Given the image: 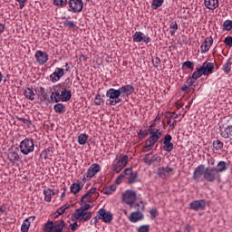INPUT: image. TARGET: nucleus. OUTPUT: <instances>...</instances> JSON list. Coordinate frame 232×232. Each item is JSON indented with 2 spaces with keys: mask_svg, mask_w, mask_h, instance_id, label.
<instances>
[{
  "mask_svg": "<svg viewBox=\"0 0 232 232\" xmlns=\"http://www.w3.org/2000/svg\"><path fill=\"white\" fill-rule=\"evenodd\" d=\"M135 92V87L131 84L122 85L119 89L111 88L106 91V97L109 99L110 106H117Z\"/></svg>",
  "mask_w": 232,
  "mask_h": 232,
  "instance_id": "obj_1",
  "label": "nucleus"
},
{
  "mask_svg": "<svg viewBox=\"0 0 232 232\" xmlns=\"http://www.w3.org/2000/svg\"><path fill=\"white\" fill-rule=\"evenodd\" d=\"M202 177L207 182L220 180V174L217 172V168L206 167L204 164H200L195 169L192 179L196 182H200Z\"/></svg>",
  "mask_w": 232,
  "mask_h": 232,
  "instance_id": "obj_2",
  "label": "nucleus"
},
{
  "mask_svg": "<svg viewBox=\"0 0 232 232\" xmlns=\"http://www.w3.org/2000/svg\"><path fill=\"white\" fill-rule=\"evenodd\" d=\"M92 208V205L85 203L77 208L72 214L74 220H79L80 222H88L92 218V212L88 211Z\"/></svg>",
  "mask_w": 232,
  "mask_h": 232,
  "instance_id": "obj_3",
  "label": "nucleus"
},
{
  "mask_svg": "<svg viewBox=\"0 0 232 232\" xmlns=\"http://www.w3.org/2000/svg\"><path fill=\"white\" fill-rule=\"evenodd\" d=\"M19 148L22 155H30L35 150V142L34 139L25 138L20 142Z\"/></svg>",
  "mask_w": 232,
  "mask_h": 232,
  "instance_id": "obj_4",
  "label": "nucleus"
},
{
  "mask_svg": "<svg viewBox=\"0 0 232 232\" xmlns=\"http://www.w3.org/2000/svg\"><path fill=\"white\" fill-rule=\"evenodd\" d=\"M99 220H102L105 224H111V220H113V214L110 211H106L104 208H100L94 218L93 224H98Z\"/></svg>",
  "mask_w": 232,
  "mask_h": 232,
  "instance_id": "obj_5",
  "label": "nucleus"
},
{
  "mask_svg": "<svg viewBox=\"0 0 232 232\" xmlns=\"http://www.w3.org/2000/svg\"><path fill=\"white\" fill-rule=\"evenodd\" d=\"M64 226H66V223L63 219L54 223L53 221H48L44 225V232H63Z\"/></svg>",
  "mask_w": 232,
  "mask_h": 232,
  "instance_id": "obj_6",
  "label": "nucleus"
},
{
  "mask_svg": "<svg viewBox=\"0 0 232 232\" xmlns=\"http://www.w3.org/2000/svg\"><path fill=\"white\" fill-rule=\"evenodd\" d=\"M69 12L72 14H79V12H82V8L84 6V3L82 0H69Z\"/></svg>",
  "mask_w": 232,
  "mask_h": 232,
  "instance_id": "obj_7",
  "label": "nucleus"
},
{
  "mask_svg": "<svg viewBox=\"0 0 232 232\" xmlns=\"http://www.w3.org/2000/svg\"><path fill=\"white\" fill-rule=\"evenodd\" d=\"M122 200L127 206H133L137 202V193L133 190H126L122 194Z\"/></svg>",
  "mask_w": 232,
  "mask_h": 232,
  "instance_id": "obj_8",
  "label": "nucleus"
},
{
  "mask_svg": "<svg viewBox=\"0 0 232 232\" xmlns=\"http://www.w3.org/2000/svg\"><path fill=\"white\" fill-rule=\"evenodd\" d=\"M123 173L125 176H127L128 184H135L137 182H140V180L139 179V172H133L131 168L125 169Z\"/></svg>",
  "mask_w": 232,
  "mask_h": 232,
  "instance_id": "obj_9",
  "label": "nucleus"
},
{
  "mask_svg": "<svg viewBox=\"0 0 232 232\" xmlns=\"http://www.w3.org/2000/svg\"><path fill=\"white\" fill-rule=\"evenodd\" d=\"M101 171V165L93 163L88 169L87 173L84 175L82 181L90 180L92 177H95Z\"/></svg>",
  "mask_w": 232,
  "mask_h": 232,
  "instance_id": "obj_10",
  "label": "nucleus"
},
{
  "mask_svg": "<svg viewBox=\"0 0 232 232\" xmlns=\"http://www.w3.org/2000/svg\"><path fill=\"white\" fill-rule=\"evenodd\" d=\"M126 166H128V155H123L113 166L112 171L114 173H121Z\"/></svg>",
  "mask_w": 232,
  "mask_h": 232,
  "instance_id": "obj_11",
  "label": "nucleus"
},
{
  "mask_svg": "<svg viewBox=\"0 0 232 232\" xmlns=\"http://www.w3.org/2000/svg\"><path fill=\"white\" fill-rule=\"evenodd\" d=\"M160 137H162V132H160V129H150V138L147 140V142L150 144H157Z\"/></svg>",
  "mask_w": 232,
  "mask_h": 232,
  "instance_id": "obj_12",
  "label": "nucleus"
},
{
  "mask_svg": "<svg viewBox=\"0 0 232 232\" xmlns=\"http://www.w3.org/2000/svg\"><path fill=\"white\" fill-rule=\"evenodd\" d=\"M133 43H146V44L151 43V38L150 36H147L142 32H136L132 35Z\"/></svg>",
  "mask_w": 232,
  "mask_h": 232,
  "instance_id": "obj_13",
  "label": "nucleus"
},
{
  "mask_svg": "<svg viewBox=\"0 0 232 232\" xmlns=\"http://www.w3.org/2000/svg\"><path fill=\"white\" fill-rule=\"evenodd\" d=\"M171 140H173L171 134H166L163 140V150L164 151H167V153H171L173 148H175Z\"/></svg>",
  "mask_w": 232,
  "mask_h": 232,
  "instance_id": "obj_14",
  "label": "nucleus"
},
{
  "mask_svg": "<svg viewBox=\"0 0 232 232\" xmlns=\"http://www.w3.org/2000/svg\"><path fill=\"white\" fill-rule=\"evenodd\" d=\"M230 122L231 123L227 127L225 125L219 126L220 135L223 139H229L232 137V118Z\"/></svg>",
  "mask_w": 232,
  "mask_h": 232,
  "instance_id": "obj_15",
  "label": "nucleus"
},
{
  "mask_svg": "<svg viewBox=\"0 0 232 232\" xmlns=\"http://www.w3.org/2000/svg\"><path fill=\"white\" fill-rule=\"evenodd\" d=\"M158 175L160 179H167V177H171L173 175V168L171 167H160L158 169Z\"/></svg>",
  "mask_w": 232,
  "mask_h": 232,
  "instance_id": "obj_16",
  "label": "nucleus"
},
{
  "mask_svg": "<svg viewBox=\"0 0 232 232\" xmlns=\"http://www.w3.org/2000/svg\"><path fill=\"white\" fill-rule=\"evenodd\" d=\"M189 208L193 209V211H200V209H206V200H194L189 204Z\"/></svg>",
  "mask_w": 232,
  "mask_h": 232,
  "instance_id": "obj_17",
  "label": "nucleus"
},
{
  "mask_svg": "<svg viewBox=\"0 0 232 232\" xmlns=\"http://www.w3.org/2000/svg\"><path fill=\"white\" fill-rule=\"evenodd\" d=\"M34 57L36 59V63H38V64H46V63H48V53L43 52V51H36Z\"/></svg>",
  "mask_w": 232,
  "mask_h": 232,
  "instance_id": "obj_18",
  "label": "nucleus"
},
{
  "mask_svg": "<svg viewBox=\"0 0 232 232\" xmlns=\"http://www.w3.org/2000/svg\"><path fill=\"white\" fill-rule=\"evenodd\" d=\"M129 220L132 224H137V222H140V220H144V214L141 213L140 210L131 212L129 217Z\"/></svg>",
  "mask_w": 232,
  "mask_h": 232,
  "instance_id": "obj_19",
  "label": "nucleus"
},
{
  "mask_svg": "<svg viewBox=\"0 0 232 232\" xmlns=\"http://www.w3.org/2000/svg\"><path fill=\"white\" fill-rule=\"evenodd\" d=\"M64 75V69L57 67L54 72L50 75L52 82H57Z\"/></svg>",
  "mask_w": 232,
  "mask_h": 232,
  "instance_id": "obj_20",
  "label": "nucleus"
},
{
  "mask_svg": "<svg viewBox=\"0 0 232 232\" xmlns=\"http://www.w3.org/2000/svg\"><path fill=\"white\" fill-rule=\"evenodd\" d=\"M211 46H213V37L209 36L204 40L200 46L201 53H206L209 52V48H211Z\"/></svg>",
  "mask_w": 232,
  "mask_h": 232,
  "instance_id": "obj_21",
  "label": "nucleus"
},
{
  "mask_svg": "<svg viewBox=\"0 0 232 232\" xmlns=\"http://www.w3.org/2000/svg\"><path fill=\"white\" fill-rule=\"evenodd\" d=\"M204 75H209L213 73V70H215V63L204 62L200 66Z\"/></svg>",
  "mask_w": 232,
  "mask_h": 232,
  "instance_id": "obj_22",
  "label": "nucleus"
},
{
  "mask_svg": "<svg viewBox=\"0 0 232 232\" xmlns=\"http://www.w3.org/2000/svg\"><path fill=\"white\" fill-rule=\"evenodd\" d=\"M38 98L41 102H50V97L48 96V92L44 87H38Z\"/></svg>",
  "mask_w": 232,
  "mask_h": 232,
  "instance_id": "obj_23",
  "label": "nucleus"
},
{
  "mask_svg": "<svg viewBox=\"0 0 232 232\" xmlns=\"http://www.w3.org/2000/svg\"><path fill=\"white\" fill-rule=\"evenodd\" d=\"M18 151H19L18 149H16V150L9 151V153L7 155V159L11 162V164H15V162H18L19 159H21L19 157Z\"/></svg>",
  "mask_w": 232,
  "mask_h": 232,
  "instance_id": "obj_24",
  "label": "nucleus"
},
{
  "mask_svg": "<svg viewBox=\"0 0 232 232\" xmlns=\"http://www.w3.org/2000/svg\"><path fill=\"white\" fill-rule=\"evenodd\" d=\"M30 220H35V216H31L24 220L21 226V232H28V229H30Z\"/></svg>",
  "mask_w": 232,
  "mask_h": 232,
  "instance_id": "obj_25",
  "label": "nucleus"
},
{
  "mask_svg": "<svg viewBox=\"0 0 232 232\" xmlns=\"http://www.w3.org/2000/svg\"><path fill=\"white\" fill-rule=\"evenodd\" d=\"M70 99H72V91L67 90L66 87H64V90L61 92L60 101H62V102H68Z\"/></svg>",
  "mask_w": 232,
  "mask_h": 232,
  "instance_id": "obj_26",
  "label": "nucleus"
},
{
  "mask_svg": "<svg viewBox=\"0 0 232 232\" xmlns=\"http://www.w3.org/2000/svg\"><path fill=\"white\" fill-rule=\"evenodd\" d=\"M150 155H153V153L150 152V153L145 155L144 162L146 164L150 165V164H153V162H159L160 160V157L151 156V158H150Z\"/></svg>",
  "mask_w": 232,
  "mask_h": 232,
  "instance_id": "obj_27",
  "label": "nucleus"
},
{
  "mask_svg": "<svg viewBox=\"0 0 232 232\" xmlns=\"http://www.w3.org/2000/svg\"><path fill=\"white\" fill-rule=\"evenodd\" d=\"M24 95L28 101H35V92L34 89L27 87L24 90Z\"/></svg>",
  "mask_w": 232,
  "mask_h": 232,
  "instance_id": "obj_28",
  "label": "nucleus"
},
{
  "mask_svg": "<svg viewBox=\"0 0 232 232\" xmlns=\"http://www.w3.org/2000/svg\"><path fill=\"white\" fill-rule=\"evenodd\" d=\"M95 191H97V188H92L91 189L88 190V192L82 196V198H81V204H84V202H88V200H90V198H92V195L95 194Z\"/></svg>",
  "mask_w": 232,
  "mask_h": 232,
  "instance_id": "obj_29",
  "label": "nucleus"
},
{
  "mask_svg": "<svg viewBox=\"0 0 232 232\" xmlns=\"http://www.w3.org/2000/svg\"><path fill=\"white\" fill-rule=\"evenodd\" d=\"M205 6L208 10L218 8V0H205Z\"/></svg>",
  "mask_w": 232,
  "mask_h": 232,
  "instance_id": "obj_30",
  "label": "nucleus"
},
{
  "mask_svg": "<svg viewBox=\"0 0 232 232\" xmlns=\"http://www.w3.org/2000/svg\"><path fill=\"white\" fill-rule=\"evenodd\" d=\"M226 169H227V163H226V161H219L217 165L216 172L220 175V173H224Z\"/></svg>",
  "mask_w": 232,
  "mask_h": 232,
  "instance_id": "obj_31",
  "label": "nucleus"
},
{
  "mask_svg": "<svg viewBox=\"0 0 232 232\" xmlns=\"http://www.w3.org/2000/svg\"><path fill=\"white\" fill-rule=\"evenodd\" d=\"M82 185L81 183H72L70 187L71 193H73V195H77L81 189H82Z\"/></svg>",
  "mask_w": 232,
  "mask_h": 232,
  "instance_id": "obj_32",
  "label": "nucleus"
},
{
  "mask_svg": "<svg viewBox=\"0 0 232 232\" xmlns=\"http://www.w3.org/2000/svg\"><path fill=\"white\" fill-rule=\"evenodd\" d=\"M53 110H54L55 113L61 114V113H64V111H66V107L63 103H56L53 106Z\"/></svg>",
  "mask_w": 232,
  "mask_h": 232,
  "instance_id": "obj_33",
  "label": "nucleus"
},
{
  "mask_svg": "<svg viewBox=\"0 0 232 232\" xmlns=\"http://www.w3.org/2000/svg\"><path fill=\"white\" fill-rule=\"evenodd\" d=\"M204 75V72L202 71L201 67H198L197 70L192 73V79L194 81H197L198 79H200Z\"/></svg>",
  "mask_w": 232,
  "mask_h": 232,
  "instance_id": "obj_34",
  "label": "nucleus"
},
{
  "mask_svg": "<svg viewBox=\"0 0 232 232\" xmlns=\"http://www.w3.org/2000/svg\"><path fill=\"white\" fill-rule=\"evenodd\" d=\"M50 99L53 102H61V93L59 92H53Z\"/></svg>",
  "mask_w": 232,
  "mask_h": 232,
  "instance_id": "obj_35",
  "label": "nucleus"
},
{
  "mask_svg": "<svg viewBox=\"0 0 232 232\" xmlns=\"http://www.w3.org/2000/svg\"><path fill=\"white\" fill-rule=\"evenodd\" d=\"M231 66H232V62H231V58H229L228 60H227V62L223 65L222 70L224 73H229V72H231Z\"/></svg>",
  "mask_w": 232,
  "mask_h": 232,
  "instance_id": "obj_36",
  "label": "nucleus"
},
{
  "mask_svg": "<svg viewBox=\"0 0 232 232\" xmlns=\"http://www.w3.org/2000/svg\"><path fill=\"white\" fill-rule=\"evenodd\" d=\"M88 142V135L82 133L78 136V143L80 146H84Z\"/></svg>",
  "mask_w": 232,
  "mask_h": 232,
  "instance_id": "obj_37",
  "label": "nucleus"
},
{
  "mask_svg": "<svg viewBox=\"0 0 232 232\" xmlns=\"http://www.w3.org/2000/svg\"><path fill=\"white\" fill-rule=\"evenodd\" d=\"M164 4V0H153L151 4V9L157 10L158 8H160L162 5Z\"/></svg>",
  "mask_w": 232,
  "mask_h": 232,
  "instance_id": "obj_38",
  "label": "nucleus"
},
{
  "mask_svg": "<svg viewBox=\"0 0 232 232\" xmlns=\"http://www.w3.org/2000/svg\"><path fill=\"white\" fill-rule=\"evenodd\" d=\"M40 157L42 159H44V160H47L50 157H52V150L47 149L41 152Z\"/></svg>",
  "mask_w": 232,
  "mask_h": 232,
  "instance_id": "obj_39",
  "label": "nucleus"
},
{
  "mask_svg": "<svg viewBox=\"0 0 232 232\" xmlns=\"http://www.w3.org/2000/svg\"><path fill=\"white\" fill-rule=\"evenodd\" d=\"M44 195L45 202H52V189H44Z\"/></svg>",
  "mask_w": 232,
  "mask_h": 232,
  "instance_id": "obj_40",
  "label": "nucleus"
},
{
  "mask_svg": "<svg viewBox=\"0 0 232 232\" xmlns=\"http://www.w3.org/2000/svg\"><path fill=\"white\" fill-rule=\"evenodd\" d=\"M169 28H170V34L175 35V34H177V30H179V24H177V22H172L169 24Z\"/></svg>",
  "mask_w": 232,
  "mask_h": 232,
  "instance_id": "obj_41",
  "label": "nucleus"
},
{
  "mask_svg": "<svg viewBox=\"0 0 232 232\" xmlns=\"http://www.w3.org/2000/svg\"><path fill=\"white\" fill-rule=\"evenodd\" d=\"M213 148L214 150H222V148H224V143L222 141H220L219 140H214L213 141Z\"/></svg>",
  "mask_w": 232,
  "mask_h": 232,
  "instance_id": "obj_42",
  "label": "nucleus"
},
{
  "mask_svg": "<svg viewBox=\"0 0 232 232\" xmlns=\"http://www.w3.org/2000/svg\"><path fill=\"white\" fill-rule=\"evenodd\" d=\"M224 30H227V32H229L232 30V21L231 20H226L223 24Z\"/></svg>",
  "mask_w": 232,
  "mask_h": 232,
  "instance_id": "obj_43",
  "label": "nucleus"
},
{
  "mask_svg": "<svg viewBox=\"0 0 232 232\" xmlns=\"http://www.w3.org/2000/svg\"><path fill=\"white\" fill-rule=\"evenodd\" d=\"M94 103L97 106H101V104H104V99H102V96L101 94H97L94 99Z\"/></svg>",
  "mask_w": 232,
  "mask_h": 232,
  "instance_id": "obj_44",
  "label": "nucleus"
},
{
  "mask_svg": "<svg viewBox=\"0 0 232 232\" xmlns=\"http://www.w3.org/2000/svg\"><path fill=\"white\" fill-rule=\"evenodd\" d=\"M69 208H70V204L67 203V204L60 207L57 209L56 213H58V215H63L64 213V211H66V209H68Z\"/></svg>",
  "mask_w": 232,
  "mask_h": 232,
  "instance_id": "obj_45",
  "label": "nucleus"
},
{
  "mask_svg": "<svg viewBox=\"0 0 232 232\" xmlns=\"http://www.w3.org/2000/svg\"><path fill=\"white\" fill-rule=\"evenodd\" d=\"M63 24L66 28H75V23L72 20H65V21H63Z\"/></svg>",
  "mask_w": 232,
  "mask_h": 232,
  "instance_id": "obj_46",
  "label": "nucleus"
},
{
  "mask_svg": "<svg viewBox=\"0 0 232 232\" xmlns=\"http://www.w3.org/2000/svg\"><path fill=\"white\" fill-rule=\"evenodd\" d=\"M183 66H187L188 70H191V72H193V70L195 69V64L191 61L184 62Z\"/></svg>",
  "mask_w": 232,
  "mask_h": 232,
  "instance_id": "obj_47",
  "label": "nucleus"
},
{
  "mask_svg": "<svg viewBox=\"0 0 232 232\" xmlns=\"http://www.w3.org/2000/svg\"><path fill=\"white\" fill-rule=\"evenodd\" d=\"M68 3V0H53V5L55 6H64Z\"/></svg>",
  "mask_w": 232,
  "mask_h": 232,
  "instance_id": "obj_48",
  "label": "nucleus"
},
{
  "mask_svg": "<svg viewBox=\"0 0 232 232\" xmlns=\"http://www.w3.org/2000/svg\"><path fill=\"white\" fill-rule=\"evenodd\" d=\"M138 232H150V225H142L138 228Z\"/></svg>",
  "mask_w": 232,
  "mask_h": 232,
  "instance_id": "obj_49",
  "label": "nucleus"
},
{
  "mask_svg": "<svg viewBox=\"0 0 232 232\" xmlns=\"http://www.w3.org/2000/svg\"><path fill=\"white\" fill-rule=\"evenodd\" d=\"M224 43H225V44H226L227 46H229V48H231V46H232V36H227V37L225 38Z\"/></svg>",
  "mask_w": 232,
  "mask_h": 232,
  "instance_id": "obj_50",
  "label": "nucleus"
},
{
  "mask_svg": "<svg viewBox=\"0 0 232 232\" xmlns=\"http://www.w3.org/2000/svg\"><path fill=\"white\" fill-rule=\"evenodd\" d=\"M152 64L153 66H155V68H158L160 64V58L159 57L152 58Z\"/></svg>",
  "mask_w": 232,
  "mask_h": 232,
  "instance_id": "obj_51",
  "label": "nucleus"
},
{
  "mask_svg": "<svg viewBox=\"0 0 232 232\" xmlns=\"http://www.w3.org/2000/svg\"><path fill=\"white\" fill-rule=\"evenodd\" d=\"M150 215L152 218H157L159 217V211H157V208H152L150 210Z\"/></svg>",
  "mask_w": 232,
  "mask_h": 232,
  "instance_id": "obj_52",
  "label": "nucleus"
},
{
  "mask_svg": "<svg viewBox=\"0 0 232 232\" xmlns=\"http://www.w3.org/2000/svg\"><path fill=\"white\" fill-rule=\"evenodd\" d=\"M124 177H126V174L121 173L118 176L117 179H116V184H121L122 182V180L124 179Z\"/></svg>",
  "mask_w": 232,
  "mask_h": 232,
  "instance_id": "obj_53",
  "label": "nucleus"
},
{
  "mask_svg": "<svg viewBox=\"0 0 232 232\" xmlns=\"http://www.w3.org/2000/svg\"><path fill=\"white\" fill-rule=\"evenodd\" d=\"M79 227V224L77 222H74L70 225V229L72 232L77 231V228Z\"/></svg>",
  "mask_w": 232,
  "mask_h": 232,
  "instance_id": "obj_54",
  "label": "nucleus"
},
{
  "mask_svg": "<svg viewBox=\"0 0 232 232\" xmlns=\"http://www.w3.org/2000/svg\"><path fill=\"white\" fill-rule=\"evenodd\" d=\"M154 146L155 143H149L147 146L144 147L143 151L146 153V151L151 150Z\"/></svg>",
  "mask_w": 232,
  "mask_h": 232,
  "instance_id": "obj_55",
  "label": "nucleus"
},
{
  "mask_svg": "<svg viewBox=\"0 0 232 232\" xmlns=\"http://www.w3.org/2000/svg\"><path fill=\"white\" fill-rule=\"evenodd\" d=\"M167 119H179L180 117V114H177L176 116H173L171 112H167L166 116Z\"/></svg>",
  "mask_w": 232,
  "mask_h": 232,
  "instance_id": "obj_56",
  "label": "nucleus"
},
{
  "mask_svg": "<svg viewBox=\"0 0 232 232\" xmlns=\"http://www.w3.org/2000/svg\"><path fill=\"white\" fill-rule=\"evenodd\" d=\"M102 193H104V195H111V190L110 189V187H104L102 188Z\"/></svg>",
  "mask_w": 232,
  "mask_h": 232,
  "instance_id": "obj_57",
  "label": "nucleus"
},
{
  "mask_svg": "<svg viewBox=\"0 0 232 232\" xmlns=\"http://www.w3.org/2000/svg\"><path fill=\"white\" fill-rule=\"evenodd\" d=\"M181 91L185 92V93H189L191 92V88H189L188 85L184 84L181 87Z\"/></svg>",
  "mask_w": 232,
  "mask_h": 232,
  "instance_id": "obj_58",
  "label": "nucleus"
},
{
  "mask_svg": "<svg viewBox=\"0 0 232 232\" xmlns=\"http://www.w3.org/2000/svg\"><path fill=\"white\" fill-rule=\"evenodd\" d=\"M184 229L185 231L187 232H191L193 231V226L189 225V224H187L185 227H184Z\"/></svg>",
  "mask_w": 232,
  "mask_h": 232,
  "instance_id": "obj_59",
  "label": "nucleus"
},
{
  "mask_svg": "<svg viewBox=\"0 0 232 232\" xmlns=\"http://www.w3.org/2000/svg\"><path fill=\"white\" fill-rule=\"evenodd\" d=\"M138 135H140V137H146L148 135V131H146V130H144V131L140 130L138 132Z\"/></svg>",
  "mask_w": 232,
  "mask_h": 232,
  "instance_id": "obj_60",
  "label": "nucleus"
},
{
  "mask_svg": "<svg viewBox=\"0 0 232 232\" xmlns=\"http://www.w3.org/2000/svg\"><path fill=\"white\" fill-rule=\"evenodd\" d=\"M109 188L111 189V192L113 193V191L117 190V186L116 185H111V186H109Z\"/></svg>",
  "mask_w": 232,
  "mask_h": 232,
  "instance_id": "obj_61",
  "label": "nucleus"
},
{
  "mask_svg": "<svg viewBox=\"0 0 232 232\" xmlns=\"http://www.w3.org/2000/svg\"><path fill=\"white\" fill-rule=\"evenodd\" d=\"M5 211H6V207H5V205L0 206V215H3Z\"/></svg>",
  "mask_w": 232,
  "mask_h": 232,
  "instance_id": "obj_62",
  "label": "nucleus"
},
{
  "mask_svg": "<svg viewBox=\"0 0 232 232\" xmlns=\"http://www.w3.org/2000/svg\"><path fill=\"white\" fill-rule=\"evenodd\" d=\"M5 24L0 23V34H3V32H5Z\"/></svg>",
  "mask_w": 232,
  "mask_h": 232,
  "instance_id": "obj_63",
  "label": "nucleus"
},
{
  "mask_svg": "<svg viewBox=\"0 0 232 232\" xmlns=\"http://www.w3.org/2000/svg\"><path fill=\"white\" fill-rule=\"evenodd\" d=\"M194 82H194L193 80H188V81H187L188 87V88H191V85L194 84Z\"/></svg>",
  "mask_w": 232,
  "mask_h": 232,
  "instance_id": "obj_64",
  "label": "nucleus"
}]
</instances>
